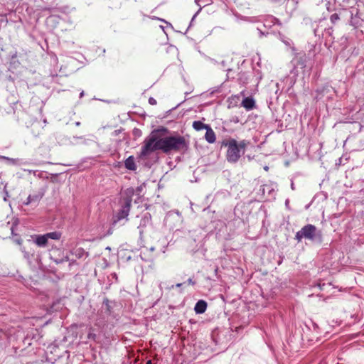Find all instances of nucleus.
I'll return each instance as SVG.
<instances>
[{
	"mask_svg": "<svg viewBox=\"0 0 364 364\" xmlns=\"http://www.w3.org/2000/svg\"><path fill=\"white\" fill-rule=\"evenodd\" d=\"M37 200H38V196H29L27 198L26 200L23 203V204L26 205H28L30 203H31L33 201Z\"/></svg>",
	"mask_w": 364,
	"mask_h": 364,
	"instance_id": "nucleus-14",
	"label": "nucleus"
},
{
	"mask_svg": "<svg viewBox=\"0 0 364 364\" xmlns=\"http://www.w3.org/2000/svg\"><path fill=\"white\" fill-rule=\"evenodd\" d=\"M270 18H271V21L272 22H274V21H277V19L275 18H274V17H270Z\"/></svg>",
	"mask_w": 364,
	"mask_h": 364,
	"instance_id": "nucleus-23",
	"label": "nucleus"
},
{
	"mask_svg": "<svg viewBox=\"0 0 364 364\" xmlns=\"http://www.w3.org/2000/svg\"><path fill=\"white\" fill-rule=\"evenodd\" d=\"M303 238L312 242H321L322 234L315 225L308 224L296 233L295 239L298 242H301Z\"/></svg>",
	"mask_w": 364,
	"mask_h": 364,
	"instance_id": "nucleus-3",
	"label": "nucleus"
},
{
	"mask_svg": "<svg viewBox=\"0 0 364 364\" xmlns=\"http://www.w3.org/2000/svg\"><path fill=\"white\" fill-rule=\"evenodd\" d=\"M83 95H84V92H83V91H82V92H80V97H82V96H83Z\"/></svg>",
	"mask_w": 364,
	"mask_h": 364,
	"instance_id": "nucleus-25",
	"label": "nucleus"
},
{
	"mask_svg": "<svg viewBox=\"0 0 364 364\" xmlns=\"http://www.w3.org/2000/svg\"><path fill=\"white\" fill-rule=\"evenodd\" d=\"M149 220H150V218H149V217H148V216H146V215H145V216L143 218V219L141 220V223H142V222H144V224H145L146 223H149Z\"/></svg>",
	"mask_w": 364,
	"mask_h": 364,
	"instance_id": "nucleus-18",
	"label": "nucleus"
},
{
	"mask_svg": "<svg viewBox=\"0 0 364 364\" xmlns=\"http://www.w3.org/2000/svg\"><path fill=\"white\" fill-rule=\"evenodd\" d=\"M205 138L206 141L209 143H213L215 141V139H216L215 134L210 127H208L206 129V133L205 134Z\"/></svg>",
	"mask_w": 364,
	"mask_h": 364,
	"instance_id": "nucleus-9",
	"label": "nucleus"
},
{
	"mask_svg": "<svg viewBox=\"0 0 364 364\" xmlns=\"http://www.w3.org/2000/svg\"><path fill=\"white\" fill-rule=\"evenodd\" d=\"M262 191L263 193H265V192H268V194L270 195L272 191H274V189L271 187L270 185L265 184V185L262 186Z\"/></svg>",
	"mask_w": 364,
	"mask_h": 364,
	"instance_id": "nucleus-13",
	"label": "nucleus"
},
{
	"mask_svg": "<svg viewBox=\"0 0 364 364\" xmlns=\"http://www.w3.org/2000/svg\"><path fill=\"white\" fill-rule=\"evenodd\" d=\"M187 282H188V284H191V285H194L196 284V282L191 278H189L188 279Z\"/></svg>",
	"mask_w": 364,
	"mask_h": 364,
	"instance_id": "nucleus-19",
	"label": "nucleus"
},
{
	"mask_svg": "<svg viewBox=\"0 0 364 364\" xmlns=\"http://www.w3.org/2000/svg\"><path fill=\"white\" fill-rule=\"evenodd\" d=\"M38 177H41V173L38 175Z\"/></svg>",
	"mask_w": 364,
	"mask_h": 364,
	"instance_id": "nucleus-30",
	"label": "nucleus"
},
{
	"mask_svg": "<svg viewBox=\"0 0 364 364\" xmlns=\"http://www.w3.org/2000/svg\"><path fill=\"white\" fill-rule=\"evenodd\" d=\"M182 284H183L182 283H178V284H176V287H180L182 286Z\"/></svg>",
	"mask_w": 364,
	"mask_h": 364,
	"instance_id": "nucleus-24",
	"label": "nucleus"
},
{
	"mask_svg": "<svg viewBox=\"0 0 364 364\" xmlns=\"http://www.w3.org/2000/svg\"><path fill=\"white\" fill-rule=\"evenodd\" d=\"M264 169L268 170V167L267 166L264 167Z\"/></svg>",
	"mask_w": 364,
	"mask_h": 364,
	"instance_id": "nucleus-29",
	"label": "nucleus"
},
{
	"mask_svg": "<svg viewBox=\"0 0 364 364\" xmlns=\"http://www.w3.org/2000/svg\"><path fill=\"white\" fill-rule=\"evenodd\" d=\"M24 257H27V253L25 252Z\"/></svg>",
	"mask_w": 364,
	"mask_h": 364,
	"instance_id": "nucleus-28",
	"label": "nucleus"
},
{
	"mask_svg": "<svg viewBox=\"0 0 364 364\" xmlns=\"http://www.w3.org/2000/svg\"><path fill=\"white\" fill-rule=\"evenodd\" d=\"M146 364H152L151 360H148Z\"/></svg>",
	"mask_w": 364,
	"mask_h": 364,
	"instance_id": "nucleus-27",
	"label": "nucleus"
},
{
	"mask_svg": "<svg viewBox=\"0 0 364 364\" xmlns=\"http://www.w3.org/2000/svg\"><path fill=\"white\" fill-rule=\"evenodd\" d=\"M231 71H232L231 69H228V73H227L228 78H230V77L233 78V77H230V73Z\"/></svg>",
	"mask_w": 364,
	"mask_h": 364,
	"instance_id": "nucleus-20",
	"label": "nucleus"
},
{
	"mask_svg": "<svg viewBox=\"0 0 364 364\" xmlns=\"http://www.w3.org/2000/svg\"><path fill=\"white\" fill-rule=\"evenodd\" d=\"M34 243L40 247H45L48 245V240L45 235H39L35 236Z\"/></svg>",
	"mask_w": 364,
	"mask_h": 364,
	"instance_id": "nucleus-5",
	"label": "nucleus"
},
{
	"mask_svg": "<svg viewBox=\"0 0 364 364\" xmlns=\"http://www.w3.org/2000/svg\"><path fill=\"white\" fill-rule=\"evenodd\" d=\"M44 235H46L48 240L49 239L58 240L60 238L61 236V234L59 232H51Z\"/></svg>",
	"mask_w": 364,
	"mask_h": 364,
	"instance_id": "nucleus-12",
	"label": "nucleus"
},
{
	"mask_svg": "<svg viewBox=\"0 0 364 364\" xmlns=\"http://www.w3.org/2000/svg\"><path fill=\"white\" fill-rule=\"evenodd\" d=\"M23 171H27V172H28L29 173H33V171L34 170L23 169Z\"/></svg>",
	"mask_w": 364,
	"mask_h": 364,
	"instance_id": "nucleus-22",
	"label": "nucleus"
},
{
	"mask_svg": "<svg viewBox=\"0 0 364 364\" xmlns=\"http://www.w3.org/2000/svg\"><path fill=\"white\" fill-rule=\"evenodd\" d=\"M149 102L150 105H156V100L153 97H150L149 99Z\"/></svg>",
	"mask_w": 364,
	"mask_h": 364,
	"instance_id": "nucleus-17",
	"label": "nucleus"
},
{
	"mask_svg": "<svg viewBox=\"0 0 364 364\" xmlns=\"http://www.w3.org/2000/svg\"><path fill=\"white\" fill-rule=\"evenodd\" d=\"M132 206V198L127 197L123 199L121 203V208L116 215L113 216L112 225H115L118 223L124 220L125 222L128 220V215Z\"/></svg>",
	"mask_w": 364,
	"mask_h": 364,
	"instance_id": "nucleus-4",
	"label": "nucleus"
},
{
	"mask_svg": "<svg viewBox=\"0 0 364 364\" xmlns=\"http://www.w3.org/2000/svg\"><path fill=\"white\" fill-rule=\"evenodd\" d=\"M207 309V303L203 300H199L195 305L194 310L196 314H203Z\"/></svg>",
	"mask_w": 364,
	"mask_h": 364,
	"instance_id": "nucleus-7",
	"label": "nucleus"
},
{
	"mask_svg": "<svg viewBox=\"0 0 364 364\" xmlns=\"http://www.w3.org/2000/svg\"><path fill=\"white\" fill-rule=\"evenodd\" d=\"M69 260V258L68 257H65L64 258L61 259H55V262L56 264H59V263H61V262H67Z\"/></svg>",
	"mask_w": 364,
	"mask_h": 364,
	"instance_id": "nucleus-16",
	"label": "nucleus"
},
{
	"mask_svg": "<svg viewBox=\"0 0 364 364\" xmlns=\"http://www.w3.org/2000/svg\"><path fill=\"white\" fill-rule=\"evenodd\" d=\"M208 127H210V126L203 123L200 121H194L193 122V127L196 131H200V130H203V129H206Z\"/></svg>",
	"mask_w": 364,
	"mask_h": 364,
	"instance_id": "nucleus-11",
	"label": "nucleus"
},
{
	"mask_svg": "<svg viewBox=\"0 0 364 364\" xmlns=\"http://www.w3.org/2000/svg\"><path fill=\"white\" fill-rule=\"evenodd\" d=\"M187 147L188 144L183 136H175L161 138L159 136L158 131L154 130L144 139L139 157L145 158L157 150L167 154L171 151L186 149Z\"/></svg>",
	"mask_w": 364,
	"mask_h": 364,
	"instance_id": "nucleus-1",
	"label": "nucleus"
},
{
	"mask_svg": "<svg viewBox=\"0 0 364 364\" xmlns=\"http://www.w3.org/2000/svg\"><path fill=\"white\" fill-rule=\"evenodd\" d=\"M124 166L127 169L131 171H135L136 169V165L133 156H130L126 159Z\"/></svg>",
	"mask_w": 364,
	"mask_h": 364,
	"instance_id": "nucleus-8",
	"label": "nucleus"
},
{
	"mask_svg": "<svg viewBox=\"0 0 364 364\" xmlns=\"http://www.w3.org/2000/svg\"><path fill=\"white\" fill-rule=\"evenodd\" d=\"M339 16L337 14H333L330 17V20L332 23H335L337 21L339 20Z\"/></svg>",
	"mask_w": 364,
	"mask_h": 364,
	"instance_id": "nucleus-15",
	"label": "nucleus"
},
{
	"mask_svg": "<svg viewBox=\"0 0 364 364\" xmlns=\"http://www.w3.org/2000/svg\"><path fill=\"white\" fill-rule=\"evenodd\" d=\"M242 105L247 109L251 110L255 107V101L251 97H245L242 102Z\"/></svg>",
	"mask_w": 364,
	"mask_h": 364,
	"instance_id": "nucleus-10",
	"label": "nucleus"
},
{
	"mask_svg": "<svg viewBox=\"0 0 364 364\" xmlns=\"http://www.w3.org/2000/svg\"><path fill=\"white\" fill-rule=\"evenodd\" d=\"M0 159L5 160L9 165L18 166L20 164H26V162H21L19 159H13L0 155Z\"/></svg>",
	"mask_w": 364,
	"mask_h": 364,
	"instance_id": "nucleus-6",
	"label": "nucleus"
},
{
	"mask_svg": "<svg viewBox=\"0 0 364 364\" xmlns=\"http://www.w3.org/2000/svg\"><path fill=\"white\" fill-rule=\"evenodd\" d=\"M37 172H38L37 171H33L32 173H33L34 176H36V173H37Z\"/></svg>",
	"mask_w": 364,
	"mask_h": 364,
	"instance_id": "nucleus-26",
	"label": "nucleus"
},
{
	"mask_svg": "<svg viewBox=\"0 0 364 364\" xmlns=\"http://www.w3.org/2000/svg\"><path fill=\"white\" fill-rule=\"evenodd\" d=\"M77 251L79 252L78 257H81V252H82V249H79Z\"/></svg>",
	"mask_w": 364,
	"mask_h": 364,
	"instance_id": "nucleus-21",
	"label": "nucleus"
},
{
	"mask_svg": "<svg viewBox=\"0 0 364 364\" xmlns=\"http://www.w3.org/2000/svg\"><path fill=\"white\" fill-rule=\"evenodd\" d=\"M250 144L249 141L245 139L240 142L232 138L223 140L222 145L227 147L226 159L228 161L237 162L241 156L245 154V149Z\"/></svg>",
	"mask_w": 364,
	"mask_h": 364,
	"instance_id": "nucleus-2",
	"label": "nucleus"
}]
</instances>
